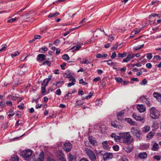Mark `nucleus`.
<instances>
[{"instance_id":"dca6fc26","label":"nucleus","mask_w":161,"mask_h":161,"mask_svg":"<svg viewBox=\"0 0 161 161\" xmlns=\"http://www.w3.org/2000/svg\"><path fill=\"white\" fill-rule=\"evenodd\" d=\"M151 129L150 126L145 125L142 128V131L143 133H147Z\"/></svg>"},{"instance_id":"f704fd0d","label":"nucleus","mask_w":161,"mask_h":161,"mask_svg":"<svg viewBox=\"0 0 161 161\" xmlns=\"http://www.w3.org/2000/svg\"><path fill=\"white\" fill-rule=\"evenodd\" d=\"M7 45L5 44H3L2 45V48L0 49V53L2 52L3 51H5L7 48Z\"/></svg>"},{"instance_id":"f03ea898","label":"nucleus","mask_w":161,"mask_h":161,"mask_svg":"<svg viewBox=\"0 0 161 161\" xmlns=\"http://www.w3.org/2000/svg\"><path fill=\"white\" fill-rule=\"evenodd\" d=\"M150 116L153 119H158L160 116V113L155 108L152 107L150 109Z\"/></svg>"},{"instance_id":"6e6d98bb","label":"nucleus","mask_w":161,"mask_h":161,"mask_svg":"<svg viewBox=\"0 0 161 161\" xmlns=\"http://www.w3.org/2000/svg\"><path fill=\"white\" fill-rule=\"evenodd\" d=\"M147 83V81L145 79H144L142 81L140 84L141 85H145Z\"/></svg>"},{"instance_id":"c85d7f7f","label":"nucleus","mask_w":161,"mask_h":161,"mask_svg":"<svg viewBox=\"0 0 161 161\" xmlns=\"http://www.w3.org/2000/svg\"><path fill=\"white\" fill-rule=\"evenodd\" d=\"M103 62H107V64L110 66H114L115 65L114 63L112 62L111 60H104Z\"/></svg>"},{"instance_id":"4be33fe9","label":"nucleus","mask_w":161,"mask_h":161,"mask_svg":"<svg viewBox=\"0 0 161 161\" xmlns=\"http://www.w3.org/2000/svg\"><path fill=\"white\" fill-rule=\"evenodd\" d=\"M102 145L104 149H107L108 148V142L107 141L103 142L102 143Z\"/></svg>"},{"instance_id":"aec40b11","label":"nucleus","mask_w":161,"mask_h":161,"mask_svg":"<svg viewBox=\"0 0 161 161\" xmlns=\"http://www.w3.org/2000/svg\"><path fill=\"white\" fill-rule=\"evenodd\" d=\"M47 85L42 82V84L41 86V93H44L46 92V87Z\"/></svg>"},{"instance_id":"6ab92c4d","label":"nucleus","mask_w":161,"mask_h":161,"mask_svg":"<svg viewBox=\"0 0 161 161\" xmlns=\"http://www.w3.org/2000/svg\"><path fill=\"white\" fill-rule=\"evenodd\" d=\"M147 156V154L145 152L141 153L138 156L139 157L142 159L146 158Z\"/></svg>"},{"instance_id":"a19ab883","label":"nucleus","mask_w":161,"mask_h":161,"mask_svg":"<svg viewBox=\"0 0 161 161\" xmlns=\"http://www.w3.org/2000/svg\"><path fill=\"white\" fill-rule=\"evenodd\" d=\"M154 134V133L152 131H151L150 132L148 135L147 136V138H150L153 137Z\"/></svg>"},{"instance_id":"864d4df0","label":"nucleus","mask_w":161,"mask_h":161,"mask_svg":"<svg viewBox=\"0 0 161 161\" xmlns=\"http://www.w3.org/2000/svg\"><path fill=\"white\" fill-rule=\"evenodd\" d=\"M113 149L115 151H118L119 150V147L118 145H116L115 146H113Z\"/></svg>"},{"instance_id":"39448f33","label":"nucleus","mask_w":161,"mask_h":161,"mask_svg":"<svg viewBox=\"0 0 161 161\" xmlns=\"http://www.w3.org/2000/svg\"><path fill=\"white\" fill-rule=\"evenodd\" d=\"M131 132L132 134L135 136L137 138L139 139L141 136V132L140 130L133 127L131 129Z\"/></svg>"},{"instance_id":"7c9ffc66","label":"nucleus","mask_w":161,"mask_h":161,"mask_svg":"<svg viewBox=\"0 0 161 161\" xmlns=\"http://www.w3.org/2000/svg\"><path fill=\"white\" fill-rule=\"evenodd\" d=\"M117 55L118 57H125L127 55V53L126 52H124L123 53H119Z\"/></svg>"},{"instance_id":"5701e85b","label":"nucleus","mask_w":161,"mask_h":161,"mask_svg":"<svg viewBox=\"0 0 161 161\" xmlns=\"http://www.w3.org/2000/svg\"><path fill=\"white\" fill-rule=\"evenodd\" d=\"M59 14V13L56 12L55 13H50L48 16V18H52L55 17Z\"/></svg>"},{"instance_id":"7ed1b4c3","label":"nucleus","mask_w":161,"mask_h":161,"mask_svg":"<svg viewBox=\"0 0 161 161\" xmlns=\"http://www.w3.org/2000/svg\"><path fill=\"white\" fill-rule=\"evenodd\" d=\"M85 151L86 153L88 156L89 158L92 161H94L96 159V157L93 151L88 148H85Z\"/></svg>"},{"instance_id":"680f3d73","label":"nucleus","mask_w":161,"mask_h":161,"mask_svg":"<svg viewBox=\"0 0 161 161\" xmlns=\"http://www.w3.org/2000/svg\"><path fill=\"white\" fill-rule=\"evenodd\" d=\"M125 110H121V111H120L119 112H118L117 113V114H118L119 115H122V116H123V115L124 114V111H125Z\"/></svg>"},{"instance_id":"de8ad7c7","label":"nucleus","mask_w":161,"mask_h":161,"mask_svg":"<svg viewBox=\"0 0 161 161\" xmlns=\"http://www.w3.org/2000/svg\"><path fill=\"white\" fill-rule=\"evenodd\" d=\"M117 117H118V119L119 120H124V118H123V116H122V115H119L118 114H117Z\"/></svg>"},{"instance_id":"a878e982","label":"nucleus","mask_w":161,"mask_h":161,"mask_svg":"<svg viewBox=\"0 0 161 161\" xmlns=\"http://www.w3.org/2000/svg\"><path fill=\"white\" fill-rule=\"evenodd\" d=\"M107 56V54H104L102 55L100 53H98L96 55V57L97 58H105Z\"/></svg>"},{"instance_id":"b1692460","label":"nucleus","mask_w":161,"mask_h":161,"mask_svg":"<svg viewBox=\"0 0 161 161\" xmlns=\"http://www.w3.org/2000/svg\"><path fill=\"white\" fill-rule=\"evenodd\" d=\"M159 147L158 145L156 143L153 144V146L152 148V149L154 151L158 150Z\"/></svg>"},{"instance_id":"9d476101","label":"nucleus","mask_w":161,"mask_h":161,"mask_svg":"<svg viewBox=\"0 0 161 161\" xmlns=\"http://www.w3.org/2000/svg\"><path fill=\"white\" fill-rule=\"evenodd\" d=\"M137 108L140 113L144 112L146 110V107L142 104H138L137 106Z\"/></svg>"},{"instance_id":"4468645a","label":"nucleus","mask_w":161,"mask_h":161,"mask_svg":"<svg viewBox=\"0 0 161 161\" xmlns=\"http://www.w3.org/2000/svg\"><path fill=\"white\" fill-rule=\"evenodd\" d=\"M153 95L154 97L156 98L158 101L161 102V94L154 92L153 93Z\"/></svg>"},{"instance_id":"4d7b16f0","label":"nucleus","mask_w":161,"mask_h":161,"mask_svg":"<svg viewBox=\"0 0 161 161\" xmlns=\"http://www.w3.org/2000/svg\"><path fill=\"white\" fill-rule=\"evenodd\" d=\"M72 31V29H71L70 30H69L68 31H67L66 32H65V33H64V36H66L67 35H68L69 34V33L71 31Z\"/></svg>"},{"instance_id":"1a4fd4ad","label":"nucleus","mask_w":161,"mask_h":161,"mask_svg":"<svg viewBox=\"0 0 161 161\" xmlns=\"http://www.w3.org/2000/svg\"><path fill=\"white\" fill-rule=\"evenodd\" d=\"M132 117L133 118L136 120L141 121L142 123H144V118L143 117L135 114H133L132 115Z\"/></svg>"},{"instance_id":"09e8293b","label":"nucleus","mask_w":161,"mask_h":161,"mask_svg":"<svg viewBox=\"0 0 161 161\" xmlns=\"http://www.w3.org/2000/svg\"><path fill=\"white\" fill-rule=\"evenodd\" d=\"M153 57V56L151 53H149L147 54V58L148 59H151Z\"/></svg>"},{"instance_id":"a211bd4d","label":"nucleus","mask_w":161,"mask_h":161,"mask_svg":"<svg viewBox=\"0 0 161 161\" xmlns=\"http://www.w3.org/2000/svg\"><path fill=\"white\" fill-rule=\"evenodd\" d=\"M69 81H71V82H69L67 86L68 87H70L75 84V78L70 79H69Z\"/></svg>"},{"instance_id":"a18cd8bd","label":"nucleus","mask_w":161,"mask_h":161,"mask_svg":"<svg viewBox=\"0 0 161 161\" xmlns=\"http://www.w3.org/2000/svg\"><path fill=\"white\" fill-rule=\"evenodd\" d=\"M93 94H94L93 92H91L89 93L88 95L86 97V99H89V98H90L92 96Z\"/></svg>"},{"instance_id":"79ce46f5","label":"nucleus","mask_w":161,"mask_h":161,"mask_svg":"<svg viewBox=\"0 0 161 161\" xmlns=\"http://www.w3.org/2000/svg\"><path fill=\"white\" fill-rule=\"evenodd\" d=\"M115 80L117 82L122 83L123 80L121 78L119 77H116L115 78Z\"/></svg>"},{"instance_id":"f257e3e1","label":"nucleus","mask_w":161,"mask_h":161,"mask_svg":"<svg viewBox=\"0 0 161 161\" xmlns=\"http://www.w3.org/2000/svg\"><path fill=\"white\" fill-rule=\"evenodd\" d=\"M121 141L127 145L130 144L133 141V137L129 132L121 133Z\"/></svg>"},{"instance_id":"bf43d9fd","label":"nucleus","mask_w":161,"mask_h":161,"mask_svg":"<svg viewBox=\"0 0 161 161\" xmlns=\"http://www.w3.org/2000/svg\"><path fill=\"white\" fill-rule=\"evenodd\" d=\"M146 67L149 69H150L152 67V64L150 63H148L146 64Z\"/></svg>"},{"instance_id":"e433bc0d","label":"nucleus","mask_w":161,"mask_h":161,"mask_svg":"<svg viewBox=\"0 0 161 161\" xmlns=\"http://www.w3.org/2000/svg\"><path fill=\"white\" fill-rule=\"evenodd\" d=\"M92 61L91 60H89L88 59H86L84 60L81 62V63L82 64H88L91 63Z\"/></svg>"},{"instance_id":"0e129e2a","label":"nucleus","mask_w":161,"mask_h":161,"mask_svg":"<svg viewBox=\"0 0 161 161\" xmlns=\"http://www.w3.org/2000/svg\"><path fill=\"white\" fill-rule=\"evenodd\" d=\"M116 54L115 52H114L112 53V55L111 56V58H114L116 56Z\"/></svg>"},{"instance_id":"c756f323","label":"nucleus","mask_w":161,"mask_h":161,"mask_svg":"<svg viewBox=\"0 0 161 161\" xmlns=\"http://www.w3.org/2000/svg\"><path fill=\"white\" fill-rule=\"evenodd\" d=\"M125 120L130 125H133L134 124V122L130 118H126Z\"/></svg>"},{"instance_id":"8fccbe9b","label":"nucleus","mask_w":161,"mask_h":161,"mask_svg":"<svg viewBox=\"0 0 161 161\" xmlns=\"http://www.w3.org/2000/svg\"><path fill=\"white\" fill-rule=\"evenodd\" d=\"M56 94L58 95H60L61 94V92L59 89H58L55 92Z\"/></svg>"},{"instance_id":"6e6552de","label":"nucleus","mask_w":161,"mask_h":161,"mask_svg":"<svg viewBox=\"0 0 161 161\" xmlns=\"http://www.w3.org/2000/svg\"><path fill=\"white\" fill-rule=\"evenodd\" d=\"M135 57V55L133 54L129 53L127 57L123 60L124 62H128L131 59Z\"/></svg>"},{"instance_id":"603ef678","label":"nucleus","mask_w":161,"mask_h":161,"mask_svg":"<svg viewBox=\"0 0 161 161\" xmlns=\"http://www.w3.org/2000/svg\"><path fill=\"white\" fill-rule=\"evenodd\" d=\"M6 105L9 106H11L13 103L12 102L10 101H8L6 102Z\"/></svg>"},{"instance_id":"f8f14e48","label":"nucleus","mask_w":161,"mask_h":161,"mask_svg":"<svg viewBox=\"0 0 161 161\" xmlns=\"http://www.w3.org/2000/svg\"><path fill=\"white\" fill-rule=\"evenodd\" d=\"M45 56L44 54H39L37 57V60L40 61H43L45 60Z\"/></svg>"},{"instance_id":"20e7f679","label":"nucleus","mask_w":161,"mask_h":161,"mask_svg":"<svg viewBox=\"0 0 161 161\" xmlns=\"http://www.w3.org/2000/svg\"><path fill=\"white\" fill-rule=\"evenodd\" d=\"M32 154V150H27L22 151L21 153V156L24 158H27L31 156Z\"/></svg>"},{"instance_id":"3c124183","label":"nucleus","mask_w":161,"mask_h":161,"mask_svg":"<svg viewBox=\"0 0 161 161\" xmlns=\"http://www.w3.org/2000/svg\"><path fill=\"white\" fill-rule=\"evenodd\" d=\"M24 104L21 103L20 105H18L17 107L19 108V109L22 110L24 108Z\"/></svg>"},{"instance_id":"ea45409f","label":"nucleus","mask_w":161,"mask_h":161,"mask_svg":"<svg viewBox=\"0 0 161 161\" xmlns=\"http://www.w3.org/2000/svg\"><path fill=\"white\" fill-rule=\"evenodd\" d=\"M119 136H115L114 140L115 141H118V140H120L121 141V133L119 134Z\"/></svg>"},{"instance_id":"0eeeda50","label":"nucleus","mask_w":161,"mask_h":161,"mask_svg":"<svg viewBox=\"0 0 161 161\" xmlns=\"http://www.w3.org/2000/svg\"><path fill=\"white\" fill-rule=\"evenodd\" d=\"M113 158V154L110 153H106L103 155V159L105 161L107 160Z\"/></svg>"},{"instance_id":"423d86ee","label":"nucleus","mask_w":161,"mask_h":161,"mask_svg":"<svg viewBox=\"0 0 161 161\" xmlns=\"http://www.w3.org/2000/svg\"><path fill=\"white\" fill-rule=\"evenodd\" d=\"M71 147L72 145L69 142L64 143L63 146V149L67 152H69L71 150Z\"/></svg>"},{"instance_id":"c9c22d12","label":"nucleus","mask_w":161,"mask_h":161,"mask_svg":"<svg viewBox=\"0 0 161 161\" xmlns=\"http://www.w3.org/2000/svg\"><path fill=\"white\" fill-rule=\"evenodd\" d=\"M47 48L46 47H42L39 50V52L40 53H43V51L44 52L47 51Z\"/></svg>"},{"instance_id":"774afa93","label":"nucleus","mask_w":161,"mask_h":161,"mask_svg":"<svg viewBox=\"0 0 161 161\" xmlns=\"http://www.w3.org/2000/svg\"><path fill=\"white\" fill-rule=\"evenodd\" d=\"M119 161H128V159L125 158H123L119 159Z\"/></svg>"},{"instance_id":"5fc2aeb1","label":"nucleus","mask_w":161,"mask_h":161,"mask_svg":"<svg viewBox=\"0 0 161 161\" xmlns=\"http://www.w3.org/2000/svg\"><path fill=\"white\" fill-rule=\"evenodd\" d=\"M76 106H80L83 104V103H82L80 100H77L76 101Z\"/></svg>"},{"instance_id":"72a5a7b5","label":"nucleus","mask_w":161,"mask_h":161,"mask_svg":"<svg viewBox=\"0 0 161 161\" xmlns=\"http://www.w3.org/2000/svg\"><path fill=\"white\" fill-rule=\"evenodd\" d=\"M89 140L90 142L92 144L95 145V144L96 143V141L95 140H93L92 137L90 136H89Z\"/></svg>"},{"instance_id":"13d9d810","label":"nucleus","mask_w":161,"mask_h":161,"mask_svg":"<svg viewBox=\"0 0 161 161\" xmlns=\"http://www.w3.org/2000/svg\"><path fill=\"white\" fill-rule=\"evenodd\" d=\"M158 15V14L155 13H152V14L149 15V18H151L152 17H155Z\"/></svg>"},{"instance_id":"c03bdc74","label":"nucleus","mask_w":161,"mask_h":161,"mask_svg":"<svg viewBox=\"0 0 161 161\" xmlns=\"http://www.w3.org/2000/svg\"><path fill=\"white\" fill-rule=\"evenodd\" d=\"M20 54L19 53L18 51L14 53L11 54L12 57L13 58H14L15 56H16Z\"/></svg>"},{"instance_id":"69168bd1","label":"nucleus","mask_w":161,"mask_h":161,"mask_svg":"<svg viewBox=\"0 0 161 161\" xmlns=\"http://www.w3.org/2000/svg\"><path fill=\"white\" fill-rule=\"evenodd\" d=\"M140 31V30L139 29H138L137 30H136L133 31V33H134L135 34H138Z\"/></svg>"},{"instance_id":"473e14b6","label":"nucleus","mask_w":161,"mask_h":161,"mask_svg":"<svg viewBox=\"0 0 161 161\" xmlns=\"http://www.w3.org/2000/svg\"><path fill=\"white\" fill-rule=\"evenodd\" d=\"M11 161H18L19 158L17 155H14L11 158Z\"/></svg>"},{"instance_id":"338daca9","label":"nucleus","mask_w":161,"mask_h":161,"mask_svg":"<svg viewBox=\"0 0 161 161\" xmlns=\"http://www.w3.org/2000/svg\"><path fill=\"white\" fill-rule=\"evenodd\" d=\"M41 36L40 35H36L34 36V39L35 40L37 39H40Z\"/></svg>"},{"instance_id":"f3484780","label":"nucleus","mask_w":161,"mask_h":161,"mask_svg":"<svg viewBox=\"0 0 161 161\" xmlns=\"http://www.w3.org/2000/svg\"><path fill=\"white\" fill-rule=\"evenodd\" d=\"M44 153L43 152H41L39 155V157L37 158L36 161H44Z\"/></svg>"},{"instance_id":"052dcab7","label":"nucleus","mask_w":161,"mask_h":161,"mask_svg":"<svg viewBox=\"0 0 161 161\" xmlns=\"http://www.w3.org/2000/svg\"><path fill=\"white\" fill-rule=\"evenodd\" d=\"M60 42V40L59 39H57L53 43V44H55L56 46H57L58 44H59Z\"/></svg>"},{"instance_id":"bb28decb","label":"nucleus","mask_w":161,"mask_h":161,"mask_svg":"<svg viewBox=\"0 0 161 161\" xmlns=\"http://www.w3.org/2000/svg\"><path fill=\"white\" fill-rule=\"evenodd\" d=\"M133 149V147L128 146L125 148V151L127 153H130L131 152L132 150Z\"/></svg>"},{"instance_id":"e2e57ef3","label":"nucleus","mask_w":161,"mask_h":161,"mask_svg":"<svg viewBox=\"0 0 161 161\" xmlns=\"http://www.w3.org/2000/svg\"><path fill=\"white\" fill-rule=\"evenodd\" d=\"M46 64L48 66H50L51 65L50 62L48 61H46L42 63L43 65H45Z\"/></svg>"},{"instance_id":"2eb2a0df","label":"nucleus","mask_w":161,"mask_h":161,"mask_svg":"<svg viewBox=\"0 0 161 161\" xmlns=\"http://www.w3.org/2000/svg\"><path fill=\"white\" fill-rule=\"evenodd\" d=\"M63 76L65 78H70L72 76L69 70L66 71L63 74Z\"/></svg>"},{"instance_id":"2f4dec72","label":"nucleus","mask_w":161,"mask_h":161,"mask_svg":"<svg viewBox=\"0 0 161 161\" xmlns=\"http://www.w3.org/2000/svg\"><path fill=\"white\" fill-rule=\"evenodd\" d=\"M143 46L144 44H142L141 45H138L137 46H135L133 47V49L134 51H136L142 48L143 47Z\"/></svg>"},{"instance_id":"49530a36","label":"nucleus","mask_w":161,"mask_h":161,"mask_svg":"<svg viewBox=\"0 0 161 161\" xmlns=\"http://www.w3.org/2000/svg\"><path fill=\"white\" fill-rule=\"evenodd\" d=\"M17 18L15 17L14 18H13V19H10L9 20H8L7 21V22L8 23H12V22H14L15 21H16L17 20Z\"/></svg>"},{"instance_id":"412c9836","label":"nucleus","mask_w":161,"mask_h":161,"mask_svg":"<svg viewBox=\"0 0 161 161\" xmlns=\"http://www.w3.org/2000/svg\"><path fill=\"white\" fill-rule=\"evenodd\" d=\"M18 74L20 75H24L26 71V68H22L18 69Z\"/></svg>"},{"instance_id":"9b49d317","label":"nucleus","mask_w":161,"mask_h":161,"mask_svg":"<svg viewBox=\"0 0 161 161\" xmlns=\"http://www.w3.org/2000/svg\"><path fill=\"white\" fill-rule=\"evenodd\" d=\"M64 82L63 80H61L58 81H56L55 83H53V85H55L58 87H62V86L64 84Z\"/></svg>"},{"instance_id":"58836bf2","label":"nucleus","mask_w":161,"mask_h":161,"mask_svg":"<svg viewBox=\"0 0 161 161\" xmlns=\"http://www.w3.org/2000/svg\"><path fill=\"white\" fill-rule=\"evenodd\" d=\"M68 159L69 161H73L74 159V156L70 153L69 154Z\"/></svg>"},{"instance_id":"ddd939ff","label":"nucleus","mask_w":161,"mask_h":161,"mask_svg":"<svg viewBox=\"0 0 161 161\" xmlns=\"http://www.w3.org/2000/svg\"><path fill=\"white\" fill-rule=\"evenodd\" d=\"M140 99L143 102L147 104V105L149 107H150L149 101L145 97H141Z\"/></svg>"},{"instance_id":"37998d69","label":"nucleus","mask_w":161,"mask_h":161,"mask_svg":"<svg viewBox=\"0 0 161 161\" xmlns=\"http://www.w3.org/2000/svg\"><path fill=\"white\" fill-rule=\"evenodd\" d=\"M161 156L160 155H155L154 156L153 158L157 161H159L160 160Z\"/></svg>"},{"instance_id":"4c0bfd02","label":"nucleus","mask_w":161,"mask_h":161,"mask_svg":"<svg viewBox=\"0 0 161 161\" xmlns=\"http://www.w3.org/2000/svg\"><path fill=\"white\" fill-rule=\"evenodd\" d=\"M62 58L64 60H69V56L66 54H64L62 56Z\"/></svg>"},{"instance_id":"393cba45","label":"nucleus","mask_w":161,"mask_h":161,"mask_svg":"<svg viewBox=\"0 0 161 161\" xmlns=\"http://www.w3.org/2000/svg\"><path fill=\"white\" fill-rule=\"evenodd\" d=\"M52 76L51 75H49L48 76V78L47 79H46L44 80L43 81V82L46 84V85H47L49 82L52 79Z\"/></svg>"},{"instance_id":"cd10ccee","label":"nucleus","mask_w":161,"mask_h":161,"mask_svg":"<svg viewBox=\"0 0 161 161\" xmlns=\"http://www.w3.org/2000/svg\"><path fill=\"white\" fill-rule=\"evenodd\" d=\"M8 112L10 113V114L8 115V116L9 117L13 116L15 114V113L14 112L13 110L12 109H10L8 111Z\"/></svg>"}]
</instances>
